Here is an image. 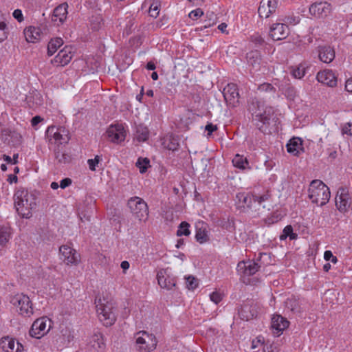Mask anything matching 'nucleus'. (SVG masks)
<instances>
[{
    "label": "nucleus",
    "instance_id": "nucleus-1",
    "mask_svg": "<svg viewBox=\"0 0 352 352\" xmlns=\"http://www.w3.org/2000/svg\"><path fill=\"white\" fill-rule=\"evenodd\" d=\"M95 305L99 320L106 327L113 325L116 321V307L113 302L107 298L96 296Z\"/></svg>",
    "mask_w": 352,
    "mask_h": 352
},
{
    "label": "nucleus",
    "instance_id": "nucleus-2",
    "mask_svg": "<svg viewBox=\"0 0 352 352\" xmlns=\"http://www.w3.org/2000/svg\"><path fill=\"white\" fill-rule=\"evenodd\" d=\"M14 206L18 214L23 218L32 217V210L35 208L36 202L33 195L27 190H17L14 196Z\"/></svg>",
    "mask_w": 352,
    "mask_h": 352
},
{
    "label": "nucleus",
    "instance_id": "nucleus-3",
    "mask_svg": "<svg viewBox=\"0 0 352 352\" xmlns=\"http://www.w3.org/2000/svg\"><path fill=\"white\" fill-rule=\"evenodd\" d=\"M308 197L312 203L323 206L329 201L331 193L329 188L322 181L314 179L310 183Z\"/></svg>",
    "mask_w": 352,
    "mask_h": 352
},
{
    "label": "nucleus",
    "instance_id": "nucleus-4",
    "mask_svg": "<svg viewBox=\"0 0 352 352\" xmlns=\"http://www.w3.org/2000/svg\"><path fill=\"white\" fill-rule=\"evenodd\" d=\"M127 205L131 212L140 221H145L148 217L147 204L139 197H133L128 200Z\"/></svg>",
    "mask_w": 352,
    "mask_h": 352
},
{
    "label": "nucleus",
    "instance_id": "nucleus-5",
    "mask_svg": "<svg viewBox=\"0 0 352 352\" xmlns=\"http://www.w3.org/2000/svg\"><path fill=\"white\" fill-rule=\"evenodd\" d=\"M46 136L50 144L59 146H64L70 140L69 132L64 127L49 126L46 131Z\"/></svg>",
    "mask_w": 352,
    "mask_h": 352
},
{
    "label": "nucleus",
    "instance_id": "nucleus-6",
    "mask_svg": "<svg viewBox=\"0 0 352 352\" xmlns=\"http://www.w3.org/2000/svg\"><path fill=\"white\" fill-rule=\"evenodd\" d=\"M254 121L256 127L262 133H270L268 129L272 122H276V116L274 114V110L272 107L266 106L263 111H261V116L254 118Z\"/></svg>",
    "mask_w": 352,
    "mask_h": 352
},
{
    "label": "nucleus",
    "instance_id": "nucleus-7",
    "mask_svg": "<svg viewBox=\"0 0 352 352\" xmlns=\"http://www.w3.org/2000/svg\"><path fill=\"white\" fill-rule=\"evenodd\" d=\"M135 339L140 351L151 352L156 348L157 340L153 334H149L144 331H139L135 334Z\"/></svg>",
    "mask_w": 352,
    "mask_h": 352
},
{
    "label": "nucleus",
    "instance_id": "nucleus-8",
    "mask_svg": "<svg viewBox=\"0 0 352 352\" xmlns=\"http://www.w3.org/2000/svg\"><path fill=\"white\" fill-rule=\"evenodd\" d=\"M10 303L19 308V312L21 315L30 316L33 313L32 302L30 298L23 294H17L11 297Z\"/></svg>",
    "mask_w": 352,
    "mask_h": 352
},
{
    "label": "nucleus",
    "instance_id": "nucleus-9",
    "mask_svg": "<svg viewBox=\"0 0 352 352\" xmlns=\"http://www.w3.org/2000/svg\"><path fill=\"white\" fill-rule=\"evenodd\" d=\"M51 320L47 317L36 319L29 331L32 338H40L45 335L51 328Z\"/></svg>",
    "mask_w": 352,
    "mask_h": 352
},
{
    "label": "nucleus",
    "instance_id": "nucleus-10",
    "mask_svg": "<svg viewBox=\"0 0 352 352\" xmlns=\"http://www.w3.org/2000/svg\"><path fill=\"white\" fill-rule=\"evenodd\" d=\"M223 95L230 107H235L239 104V93L238 87L234 83L228 84L223 90Z\"/></svg>",
    "mask_w": 352,
    "mask_h": 352
},
{
    "label": "nucleus",
    "instance_id": "nucleus-11",
    "mask_svg": "<svg viewBox=\"0 0 352 352\" xmlns=\"http://www.w3.org/2000/svg\"><path fill=\"white\" fill-rule=\"evenodd\" d=\"M60 259L67 265H77L80 262V255L76 250L68 245H62L59 248Z\"/></svg>",
    "mask_w": 352,
    "mask_h": 352
},
{
    "label": "nucleus",
    "instance_id": "nucleus-12",
    "mask_svg": "<svg viewBox=\"0 0 352 352\" xmlns=\"http://www.w3.org/2000/svg\"><path fill=\"white\" fill-rule=\"evenodd\" d=\"M350 200L349 190L344 188H340L336 197L338 209L342 212H346L351 206Z\"/></svg>",
    "mask_w": 352,
    "mask_h": 352
},
{
    "label": "nucleus",
    "instance_id": "nucleus-13",
    "mask_svg": "<svg viewBox=\"0 0 352 352\" xmlns=\"http://www.w3.org/2000/svg\"><path fill=\"white\" fill-rule=\"evenodd\" d=\"M73 51L72 46H65L61 50L54 58L51 60L52 64L56 67H63L67 65L72 58Z\"/></svg>",
    "mask_w": 352,
    "mask_h": 352
},
{
    "label": "nucleus",
    "instance_id": "nucleus-14",
    "mask_svg": "<svg viewBox=\"0 0 352 352\" xmlns=\"http://www.w3.org/2000/svg\"><path fill=\"white\" fill-rule=\"evenodd\" d=\"M331 5L327 1L316 2L312 3L309 9V13L316 17H325L331 11Z\"/></svg>",
    "mask_w": 352,
    "mask_h": 352
},
{
    "label": "nucleus",
    "instance_id": "nucleus-15",
    "mask_svg": "<svg viewBox=\"0 0 352 352\" xmlns=\"http://www.w3.org/2000/svg\"><path fill=\"white\" fill-rule=\"evenodd\" d=\"M289 34L288 26L283 23H273L270 30V36L274 41L286 38Z\"/></svg>",
    "mask_w": 352,
    "mask_h": 352
},
{
    "label": "nucleus",
    "instance_id": "nucleus-16",
    "mask_svg": "<svg viewBox=\"0 0 352 352\" xmlns=\"http://www.w3.org/2000/svg\"><path fill=\"white\" fill-rule=\"evenodd\" d=\"M109 140L115 143L124 140L126 132L122 124L111 125L107 131Z\"/></svg>",
    "mask_w": 352,
    "mask_h": 352
},
{
    "label": "nucleus",
    "instance_id": "nucleus-17",
    "mask_svg": "<svg viewBox=\"0 0 352 352\" xmlns=\"http://www.w3.org/2000/svg\"><path fill=\"white\" fill-rule=\"evenodd\" d=\"M317 52L320 60L324 63L329 64L331 63L336 57L333 47L329 45H319L317 47Z\"/></svg>",
    "mask_w": 352,
    "mask_h": 352
},
{
    "label": "nucleus",
    "instance_id": "nucleus-18",
    "mask_svg": "<svg viewBox=\"0 0 352 352\" xmlns=\"http://www.w3.org/2000/svg\"><path fill=\"white\" fill-rule=\"evenodd\" d=\"M157 282L162 288L170 290L176 286V280L175 277L167 274L166 270H160L157 274Z\"/></svg>",
    "mask_w": 352,
    "mask_h": 352
},
{
    "label": "nucleus",
    "instance_id": "nucleus-19",
    "mask_svg": "<svg viewBox=\"0 0 352 352\" xmlns=\"http://www.w3.org/2000/svg\"><path fill=\"white\" fill-rule=\"evenodd\" d=\"M0 347L5 352H21L23 348L19 342H16V344H15V340L8 336L0 340Z\"/></svg>",
    "mask_w": 352,
    "mask_h": 352
},
{
    "label": "nucleus",
    "instance_id": "nucleus-20",
    "mask_svg": "<svg viewBox=\"0 0 352 352\" xmlns=\"http://www.w3.org/2000/svg\"><path fill=\"white\" fill-rule=\"evenodd\" d=\"M259 267L258 263L254 261H241L237 265V271L245 276H252L258 272Z\"/></svg>",
    "mask_w": 352,
    "mask_h": 352
},
{
    "label": "nucleus",
    "instance_id": "nucleus-21",
    "mask_svg": "<svg viewBox=\"0 0 352 352\" xmlns=\"http://www.w3.org/2000/svg\"><path fill=\"white\" fill-rule=\"evenodd\" d=\"M302 142V140L298 137L291 138L286 144L287 151L294 156H298L304 152Z\"/></svg>",
    "mask_w": 352,
    "mask_h": 352
},
{
    "label": "nucleus",
    "instance_id": "nucleus-22",
    "mask_svg": "<svg viewBox=\"0 0 352 352\" xmlns=\"http://www.w3.org/2000/svg\"><path fill=\"white\" fill-rule=\"evenodd\" d=\"M317 80L318 82L331 87L337 85V78L331 70L326 69L318 72L317 74Z\"/></svg>",
    "mask_w": 352,
    "mask_h": 352
},
{
    "label": "nucleus",
    "instance_id": "nucleus-23",
    "mask_svg": "<svg viewBox=\"0 0 352 352\" xmlns=\"http://www.w3.org/2000/svg\"><path fill=\"white\" fill-rule=\"evenodd\" d=\"M289 321L280 315H274L271 324L272 329L276 331L274 333L278 336L289 326Z\"/></svg>",
    "mask_w": 352,
    "mask_h": 352
},
{
    "label": "nucleus",
    "instance_id": "nucleus-24",
    "mask_svg": "<svg viewBox=\"0 0 352 352\" xmlns=\"http://www.w3.org/2000/svg\"><path fill=\"white\" fill-rule=\"evenodd\" d=\"M68 4L63 3L54 8L52 15V21H58L57 25L63 24L67 19Z\"/></svg>",
    "mask_w": 352,
    "mask_h": 352
},
{
    "label": "nucleus",
    "instance_id": "nucleus-25",
    "mask_svg": "<svg viewBox=\"0 0 352 352\" xmlns=\"http://www.w3.org/2000/svg\"><path fill=\"white\" fill-rule=\"evenodd\" d=\"M195 239L201 244L206 243L210 240L208 226L206 223H199L196 225Z\"/></svg>",
    "mask_w": 352,
    "mask_h": 352
},
{
    "label": "nucleus",
    "instance_id": "nucleus-26",
    "mask_svg": "<svg viewBox=\"0 0 352 352\" xmlns=\"http://www.w3.org/2000/svg\"><path fill=\"white\" fill-rule=\"evenodd\" d=\"M55 159L59 164L69 163L72 160L71 155L67 153L64 146H56L54 150Z\"/></svg>",
    "mask_w": 352,
    "mask_h": 352
},
{
    "label": "nucleus",
    "instance_id": "nucleus-27",
    "mask_svg": "<svg viewBox=\"0 0 352 352\" xmlns=\"http://www.w3.org/2000/svg\"><path fill=\"white\" fill-rule=\"evenodd\" d=\"M239 315L242 320H251L256 316L255 307L245 304L239 310Z\"/></svg>",
    "mask_w": 352,
    "mask_h": 352
},
{
    "label": "nucleus",
    "instance_id": "nucleus-28",
    "mask_svg": "<svg viewBox=\"0 0 352 352\" xmlns=\"http://www.w3.org/2000/svg\"><path fill=\"white\" fill-rule=\"evenodd\" d=\"M265 104L263 101L254 98L249 104V111L254 118L261 116V111L265 108Z\"/></svg>",
    "mask_w": 352,
    "mask_h": 352
},
{
    "label": "nucleus",
    "instance_id": "nucleus-29",
    "mask_svg": "<svg viewBox=\"0 0 352 352\" xmlns=\"http://www.w3.org/2000/svg\"><path fill=\"white\" fill-rule=\"evenodd\" d=\"M41 34V29L36 27H29L24 30L25 37L28 43H34L39 40Z\"/></svg>",
    "mask_w": 352,
    "mask_h": 352
},
{
    "label": "nucleus",
    "instance_id": "nucleus-30",
    "mask_svg": "<svg viewBox=\"0 0 352 352\" xmlns=\"http://www.w3.org/2000/svg\"><path fill=\"white\" fill-rule=\"evenodd\" d=\"M232 164L234 166L239 169H250L249 162L246 157L236 154L232 159Z\"/></svg>",
    "mask_w": 352,
    "mask_h": 352
},
{
    "label": "nucleus",
    "instance_id": "nucleus-31",
    "mask_svg": "<svg viewBox=\"0 0 352 352\" xmlns=\"http://www.w3.org/2000/svg\"><path fill=\"white\" fill-rule=\"evenodd\" d=\"M236 199L239 204H241V207L252 208L253 201L252 195L245 192H239L236 195Z\"/></svg>",
    "mask_w": 352,
    "mask_h": 352
},
{
    "label": "nucleus",
    "instance_id": "nucleus-32",
    "mask_svg": "<svg viewBox=\"0 0 352 352\" xmlns=\"http://www.w3.org/2000/svg\"><path fill=\"white\" fill-rule=\"evenodd\" d=\"M11 228L8 226H0V248H4L11 238Z\"/></svg>",
    "mask_w": 352,
    "mask_h": 352
},
{
    "label": "nucleus",
    "instance_id": "nucleus-33",
    "mask_svg": "<svg viewBox=\"0 0 352 352\" xmlns=\"http://www.w3.org/2000/svg\"><path fill=\"white\" fill-rule=\"evenodd\" d=\"M63 44V41L61 38L58 37L51 39L47 45L48 56H52Z\"/></svg>",
    "mask_w": 352,
    "mask_h": 352
},
{
    "label": "nucleus",
    "instance_id": "nucleus-34",
    "mask_svg": "<svg viewBox=\"0 0 352 352\" xmlns=\"http://www.w3.org/2000/svg\"><path fill=\"white\" fill-rule=\"evenodd\" d=\"M149 135V131L146 126L143 124H139L136 127L135 138L138 142H144L147 140Z\"/></svg>",
    "mask_w": 352,
    "mask_h": 352
},
{
    "label": "nucleus",
    "instance_id": "nucleus-35",
    "mask_svg": "<svg viewBox=\"0 0 352 352\" xmlns=\"http://www.w3.org/2000/svg\"><path fill=\"white\" fill-rule=\"evenodd\" d=\"M287 237H289L290 240H294L298 237V234L293 232V228L291 225H288L284 228L280 236V240H285Z\"/></svg>",
    "mask_w": 352,
    "mask_h": 352
},
{
    "label": "nucleus",
    "instance_id": "nucleus-36",
    "mask_svg": "<svg viewBox=\"0 0 352 352\" xmlns=\"http://www.w3.org/2000/svg\"><path fill=\"white\" fill-rule=\"evenodd\" d=\"M190 224L186 221H182L177 230V235L181 236L182 235L189 236L190 231L189 230Z\"/></svg>",
    "mask_w": 352,
    "mask_h": 352
},
{
    "label": "nucleus",
    "instance_id": "nucleus-37",
    "mask_svg": "<svg viewBox=\"0 0 352 352\" xmlns=\"http://www.w3.org/2000/svg\"><path fill=\"white\" fill-rule=\"evenodd\" d=\"M150 161L148 158H138L135 165L139 168L141 173L146 172L148 167L149 166Z\"/></svg>",
    "mask_w": 352,
    "mask_h": 352
},
{
    "label": "nucleus",
    "instance_id": "nucleus-38",
    "mask_svg": "<svg viewBox=\"0 0 352 352\" xmlns=\"http://www.w3.org/2000/svg\"><path fill=\"white\" fill-rule=\"evenodd\" d=\"M206 17L208 18V19L204 21V24L203 26L201 27V30H202L203 28H208L209 27H211L217 22V16L212 12H207Z\"/></svg>",
    "mask_w": 352,
    "mask_h": 352
},
{
    "label": "nucleus",
    "instance_id": "nucleus-39",
    "mask_svg": "<svg viewBox=\"0 0 352 352\" xmlns=\"http://www.w3.org/2000/svg\"><path fill=\"white\" fill-rule=\"evenodd\" d=\"M306 72V67L304 64H300L298 67L293 69L292 73L294 78L300 79Z\"/></svg>",
    "mask_w": 352,
    "mask_h": 352
},
{
    "label": "nucleus",
    "instance_id": "nucleus-40",
    "mask_svg": "<svg viewBox=\"0 0 352 352\" xmlns=\"http://www.w3.org/2000/svg\"><path fill=\"white\" fill-rule=\"evenodd\" d=\"M186 285L188 289L193 290L198 286V280L193 276H188L186 277Z\"/></svg>",
    "mask_w": 352,
    "mask_h": 352
},
{
    "label": "nucleus",
    "instance_id": "nucleus-41",
    "mask_svg": "<svg viewBox=\"0 0 352 352\" xmlns=\"http://www.w3.org/2000/svg\"><path fill=\"white\" fill-rule=\"evenodd\" d=\"M93 344L92 346L97 351L99 349H102L104 347V343L103 342V339L102 336L95 335L93 337Z\"/></svg>",
    "mask_w": 352,
    "mask_h": 352
},
{
    "label": "nucleus",
    "instance_id": "nucleus-42",
    "mask_svg": "<svg viewBox=\"0 0 352 352\" xmlns=\"http://www.w3.org/2000/svg\"><path fill=\"white\" fill-rule=\"evenodd\" d=\"M258 12L260 17L268 18L270 16L267 6L265 3H263V1H261L260 3Z\"/></svg>",
    "mask_w": 352,
    "mask_h": 352
},
{
    "label": "nucleus",
    "instance_id": "nucleus-43",
    "mask_svg": "<svg viewBox=\"0 0 352 352\" xmlns=\"http://www.w3.org/2000/svg\"><path fill=\"white\" fill-rule=\"evenodd\" d=\"M101 160V157L99 155H96L94 159H89L87 160L89 168L91 170H96V167Z\"/></svg>",
    "mask_w": 352,
    "mask_h": 352
},
{
    "label": "nucleus",
    "instance_id": "nucleus-44",
    "mask_svg": "<svg viewBox=\"0 0 352 352\" xmlns=\"http://www.w3.org/2000/svg\"><path fill=\"white\" fill-rule=\"evenodd\" d=\"M258 90L264 92H272L274 93L276 89L270 83H263L258 86Z\"/></svg>",
    "mask_w": 352,
    "mask_h": 352
},
{
    "label": "nucleus",
    "instance_id": "nucleus-45",
    "mask_svg": "<svg viewBox=\"0 0 352 352\" xmlns=\"http://www.w3.org/2000/svg\"><path fill=\"white\" fill-rule=\"evenodd\" d=\"M252 198H253L254 202H257L259 205H261L263 202L269 199L270 195L267 193L264 194L263 195H252Z\"/></svg>",
    "mask_w": 352,
    "mask_h": 352
},
{
    "label": "nucleus",
    "instance_id": "nucleus-46",
    "mask_svg": "<svg viewBox=\"0 0 352 352\" xmlns=\"http://www.w3.org/2000/svg\"><path fill=\"white\" fill-rule=\"evenodd\" d=\"M278 0H268L267 3V6L268 8V11L270 12V14L275 12L276 9L278 6Z\"/></svg>",
    "mask_w": 352,
    "mask_h": 352
},
{
    "label": "nucleus",
    "instance_id": "nucleus-47",
    "mask_svg": "<svg viewBox=\"0 0 352 352\" xmlns=\"http://www.w3.org/2000/svg\"><path fill=\"white\" fill-rule=\"evenodd\" d=\"M203 14H204V12L201 10V9L197 8L196 10L191 11L189 13L188 16L190 19L195 20V19H197L199 17L201 16Z\"/></svg>",
    "mask_w": 352,
    "mask_h": 352
},
{
    "label": "nucleus",
    "instance_id": "nucleus-48",
    "mask_svg": "<svg viewBox=\"0 0 352 352\" xmlns=\"http://www.w3.org/2000/svg\"><path fill=\"white\" fill-rule=\"evenodd\" d=\"M284 22L289 24L296 25L300 22V18L295 16H288L284 19Z\"/></svg>",
    "mask_w": 352,
    "mask_h": 352
},
{
    "label": "nucleus",
    "instance_id": "nucleus-49",
    "mask_svg": "<svg viewBox=\"0 0 352 352\" xmlns=\"http://www.w3.org/2000/svg\"><path fill=\"white\" fill-rule=\"evenodd\" d=\"M210 298L212 302L217 305L222 300V296L221 294L217 292H214L210 294Z\"/></svg>",
    "mask_w": 352,
    "mask_h": 352
},
{
    "label": "nucleus",
    "instance_id": "nucleus-50",
    "mask_svg": "<svg viewBox=\"0 0 352 352\" xmlns=\"http://www.w3.org/2000/svg\"><path fill=\"white\" fill-rule=\"evenodd\" d=\"M149 14L153 18H156L159 14L158 6L152 4L149 9Z\"/></svg>",
    "mask_w": 352,
    "mask_h": 352
},
{
    "label": "nucleus",
    "instance_id": "nucleus-51",
    "mask_svg": "<svg viewBox=\"0 0 352 352\" xmlns=\"http://www.w3.org/2000/svg\"><path fill=\"white\" fill-rule=\"evenodd\" d=\"M13 17L16 19L19 22L23 21V13L21 10L16 9L12 13Z\"/></svg>",
    "mask_w": 352,
    "mask_h": 352
},
{
    "label": "nucleus",
    "instance_id": "nucleus-52",
    "mask_svg": "<svg viewBox=\"0 0 352 352\" xmlns=\"http://www.w3.org/2000/svg\"><path fill=\"white\" fill-rule=\"evenodd\" d=\"M72 184V179L70 178H65L60 182V187L63 189L68 187Z\"/></svg>",
    "mask_w": 352,
    "mask_h": 352
},
{
    "label": "nucleus",
    "instance_id": "nucleus-53",
    "mask_svg": "<svg viewBox=\"0 0 352 352\" xmlns=\"http://www.w3.org/2000/svg\"><path fill=\"white\" fill-rule=\"evenodd\" d=\"M206 131H208V135H210L212 132L217 129V126L216 125L212 124V123H208L206 127Z\"/></svg>",
    "mask_w": 352,
    "mask_h": 352
},
{
    "label": "nucleus",
    "instance_id": "nucleus-54",
    "mask_svg": "<svg viewBox=\"0 0 352 352\" xmlns=\"http://www.w3.org/2000/svg\"><path fill=\"white\" fill-rule=\"evenodd\" d=\"M263 344V341L261 340L260 337L256 338L253 340L252 342V349H256L259 345H262Z\"/></svg>",
    "mask_w": 352,
    "mask_h": 352
},
{
    "label": "nucleus",
    "instance_id": "nucleus-55",
    "mask_svg": "<svg viewBox=\"0 0 352 352\" xmlns=\"http://www.w3.org/2000/svg\"><path fill=\"white\" fill-rule=\"evenodd\" d=\"M252 41L258 44H263L264 43V39L259 35H254L252 36Z\"/></svg>",
    "mask_w": 352,
    "mask_h": 352
},
{
    "label": "nucleus",
    "instance_id": "nucleus-56",
    "mask_svg": "<svg viewBox=\"0 0 352 352\" xmlns=\"http://www.w3.org/2000/svg\"><path fill=\"white\" fill-rule=\"evenodd\" d=\"M42 120H43V119L40 116H36L33 117L31 120L32 125L33 126H35L38 123H40Z\"/></svg>",
    "mask_w": 352,
    "mask_h": 352
},
{
    "label": "nucleus",
    "instance_id": "nucleus-57",
    "mask_svg": "<svg viewBox=\"0 0 352 352\" xmlns=\"http://www.w3.org/2000/svg\"><path fill=\"white\" fill-rule=\"evenodd\" d=\"M263 352H278L276 346L272 344L267 345L264 347Z\"/></svg>",
    "mask_w": 352,
    "mask_h": 352
},
{
    "label": "nucleus",
    "instance_id": "nucleus-58",
    "mask_svg": "<svg viewBox=\"0 0 352 352\" xmlns=\"http://www.w3.org/2000/svg\"><path fill=\"white\" fill-rule=\"evenodd\" d=\"M265 166L267 169L271 170L275 166V162L272 160H265Z\"/></svg>",
    "mask_w": 352,
    "mask_h": 352
},
{
    "label": "nucleus",
    "instance_id": "nucleus-59",
    "mask_svg": "<svg viewBox=\"0 0 352 352\" xmlns=\"http://www.w3.org/2000/svg\"><path fill=\"white\" fill-rule=\"evenodd\" d=\"M345 89L348 92L352 93V78L348 79L346 81Z\"/></svg>",
    "mask_w": 352,
    "mask_h": 352
},
{
    "label": "nucleus",
    "instance_id": "nucleus-60",
    "mask_svg": "<svg viewBox=\"0 0 352 352\" xmlns=\"http://www.w3.org/2000/svg\"><path fill=\"white\" fill-rule=\"evenodd\" d=\"M333 256L332 252L330 250H327L324 253V258L326 261H330V259Z\"/></svg>",
    "mask_w": 352,
    "mask_h": 352
},
{
    "label": "nucleus",
    "instance_id": "nucleus-61",
    "mask_svg": "<svg viewBox=\"0 0 352 352\" xmlns=\"http://www.w3.org/2000/svg\"><path fill=\"white\" fill-rule=\"evenodd\" d=\"M18 180L17 177L15 175L10 174L8 175V182L10 184L14 182L16 183Z\"/></svg>",
    "mask_w": 352,
    "mask_h": 352
},
{
    "label": "nucleus",
    "instance_id": "nucleus-62",
    "mask_svg": "<svg viewBox=\"0 0 352 352\" xmlns=\"http://www.w3.org/2000/svg\"><path fill=\"white\" fill-rule=\"evenodd\" d=\"M146 68L148 70H154L156 68V66L153 62L150 61L146 64Z\"/></svg>",
    "mask_w": 352,
    "mask_h": 352
},
{
    "label": "nucleus",
    "instance_id": "nucleus-63",
    "mask_svg": "<svg viewBox=\"0 0 352 352\" xmlns=\"http://www.w3.org/2000/svg\"><path fill=\"white\" fill-rule=\"evenodd\" d=\"M342 133H345V134H349V135L352 134L351 132V124H348V126H345L342 129Z\"/></svg>",
    "mask_w": 352,
    "mask_h": 352
},
{
    "label": "nucleus",
    "instance_id": "nucleus-64",
    "mask_svg": "<svg viewBox=\"0 0 352 352\" xmlns=\"http://www.w3.org/2000/svg\"><path fill=\"white\" fill-rule=\"evenodd\" d=\"M120 266L122 269H123V270L125 271L129 268V263L126 261H124L121 263Z\"/></svg>",
    "mask_w": 352,
    "mask_h": 352
}]
</instances>
